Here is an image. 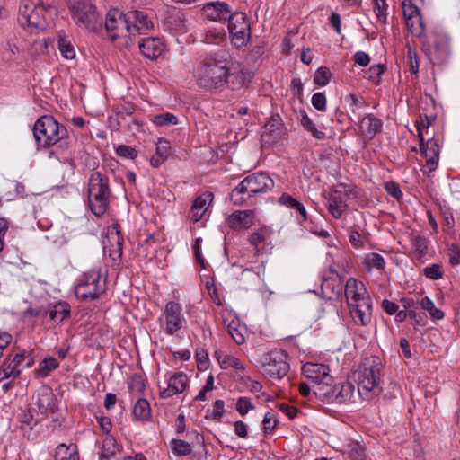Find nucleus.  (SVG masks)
<instances>
[{"mask_svg": "<svg viewBox=\"0 0 460 460\" xmlns=\"http://www.w3.org/2000/svg\"><path fill=\"white\" fill-rule=\"evenodd\" d=\"M128 19L130 23V36L141 34L153 27V22L146 13L142 11L133 10L128 12Z\"/></svg>", "mask_w": 460, "mask_h": 460, "instance_id": "22", "label": "nucleus"}, {"mask_svg": "<svg viewBox=\"0 0 460 460\" xmlns=\"http://www.w3.org/2000/svg\"><path fill=\"white\" fill-rule=\"evenodd\" d=\"M278 419L272 412H266L263 418V429L266 432L271 431L278 424Z\"/></svg>", "mask_w": 460, "mask_h": 460, "instance_id": "59", "label": "nucleus"}, {"mask_svg": "<svg viewBox=\"0 0 460 460\" xmlns=\"http://www.w3.org/2000/svg\"><path fill=\"white\" fill-rule=\"evenodd\" d=\"M227 20L232 43L236 48L246 46L251 38L250 23L246 15L243 13H230Z\"/></svg>", "mask_w": 460, "mask_h": 460, "instance_id": "9", "label": "nucleus"}, {"mask_svg": "<svg viewBox=\"0 0 460 460\" xmlns=\"http://www.w3.org/2000/svg\"><path fill=\"white\" fill-rule=\"evenodd\" d=\"M203 42H205L208 46H210V45L217 46V48H216V49L209 48L205 50L203 49V52H205L206 55H207L208 51L216 50L219 48H223L222 44L226 42V31H225L224 27L219 26V27L214 28L213 30L208 31L203 38ZM207 58V56L205 57V58Z\"/></svg>", "mask_w": 460, "mask_h": 460, "instance_id": "32", "label": "nucleus"}, {"mask_svg": "<svg viewBox=\"0 0 460 460\" xmlns=\"http://www.w3.org/2000/svg\"><path fill=\"white\" fill-rule=\"evenodd\" d=\"M36 404L43 415L56 412L58 410L57 398L50 387L43 386L39 390Z\"/></svg>", "mask_w": 460, "mask_h": 460, "instance_id": "21", "label": "nucleus"}, {"mask_svg": "<svg viewBox=\"0 0 460 460\" xmlns=\"http://www.w3.org/2000/svg\"><path fill=\"white\" fill-rule=\"evenodd\" d=\"M33 135L38 146H49L67 137V130L52 116H41L33 126Z\"/></svg>", "mask_w": 460, "mask_h": 460, "instance_id": "6", "label": "nucleus"}, {"mask_svg": "<svg viewBox=\"0 0 460 460\" xmlns=\"http://www.w3.org/2000/svg\"><path fill=\"white\" fill-rule=\"evenodd\" d=\"M206 288H207L208 293L210 296L212 301L217 305H221L222 302H221V299L217 292V288L215 287L214 280L212 279H208L206 280Z\"/></svg>", "mask_w": 460, "mask_h": 460, "instance_id": "62", "label": "nucleus"}, {"mask_svg": "<svg viewBox=\"0 0 460 460\" xmlns=\"http://www.w3.org/2000/svg\"><path fill=\"white\" fill-rule=\"evenodd\" d=\"M59 367L58 361L53 358L49 357L44 358L34 373L37 377H46L49 373Z\"/></svg>", "mask_w": 460, "mask_h": 460, "instance_id": "40", "label": "nucleus"}, {"mask_svg": "<svg viewBox=\"0 0 460 460\" xmlns=\"http://www.w3.org/2000/svg\"><path fill=\"white\" fill-rule=\"evenodd\" d=\"M349 314L357 325L367 326L372 320V300L365 299L349 305Z\"/></svg>", "mask_w": 460, "mask_h": 460, "instance_id": "18", "label": "nucleus"}, {"mask_svg": "<svg viewBox=\"0 0 460 460\" xmlns=\"http://www.w3.org/2000/svg\"><path fill=\"white\" fill-rule=\"evenodd\" d=\"M254 406L252 403L250 398L248 397H240L236 402V411L242 415L244 416L248 413V411L253 409Z\"/></svg>", "mask_w": 460, "mask_h": 460, "instance_id": "57", "label": "nucleus"}, {"mask_svg": "<svg viewBox=\"0 0 460 460\" xmlns=\"http://www.w3.org/2000/svg\"><path fill=\"white\" fill-rule=\"evenodd\" d=\"M170 142L164 139L159 138L156 148H155V154L159 155L160 157L167 158L170 153Z\"/></svg>", "mask_w": 460, "mask_h": 460, "instance_id": "60", "label": "nucleus"}, {"mask_svg": "<svg viewBox=\"0 0 460 460\" xmlns=\"http://www.w3.org/2000/svg\"><path fill=\"white\" fill-rule=\"evenodd\" d=\"M332 77L331 71L327 67H319L314 74V82L319 86H325Z\"/></svg>", "mask_w": 460, "mask_h": 460, "instance_id": "49", "label": "nucleus"}, {"mask_svg": "<svg viewBox=\"0 0 460 460\" xmlns=\"http://www.w3.org/2000/svg\"><path fill=\"white\" fill-rule=\"evenodd\" d=\"M299 124L306 132L310 133L312 137H314L315 139L323 140L325 138V133L317 128L314 122L310 119V117L305 111H300Z\"/></svg>", "mask_w": 460, "mask_h": 460, "instance_id": "33", "label": "nucleus"}, {"mask_svg": "<svg viewBox=\"0 0 460 460\" xmlns=\"http://www.w3.org/2000/svg\"><path fill=\"white\" fill-rule=\"evenodd\" d=\"M405 22L407 29L412 35L420 37L424 32V22L421 14L411 16V18L405 21Z\"/></svg>", "mask_w": 460, "mask_h": 460, "instance_id": "43", "label": "nucleus"}, {"mask_svg": "<svg viewBox=\"0 0 460 460\" xmlns=\"http://www.w3.org/2000/svg\"><path fill=\"white\" fill-rule=\"evenodd\" d=\"M344 286L340 280L325 279L322 289L329 299H340L342 296Z\"/></svg>", "mask_w": 460, "mask_h": 460, "instance_id": "35", "label": "nucleus"}, {"mask_svg": "<svg viewBox=\"0 0 460 460\" xmlns=\"http://www.w3.org/2000/svg\"><path fill=\"white\" fill-rule=\"evenodd\" d=\"M334 392L335 385H332V381L324 379L313 385V395L328 403L333 402Z\"/></svg>", "mask_w": 460, "mask_h": 460, "instance_id": "30", "label": "nucleus"}, {"mask_svg": "<svg viewBox=\"0 0 460 460\" xmlns=\"http://www.w3.org/2000/svg\"><path fill=\"white\" fill-rule=\"evenodd\" d=\"M231 12L226 2H203V17L208 21L223 23L228 19Z\"/></svg>", "mask_w": 460, "mask_h": 460, "instance_id": "15", "label": "nucleus"}, {"mask_svg": "<svg viewBox=\"0 0 460 460\" xmlns=\"http://www.w3.org/2000/svg\"><path fill=\"white\" fill-rule=\"evenodd\" d=\"M402 4L405 21L411 19V16L420 15L419 8L411 2V0H402Z\"/></svg>", "mask_w": 460, "mask_h": 460, "instance_id": "52", "label": "nucleus"}, {"mask_svg": "<svg viewBox=\"0 0 460 460\" xmlns=\"http://www.w3.org/2000/svg\"><path fill=\"white\" fill-rule=\"evenodd\" d=\"M408 57L411 72L417 74L419 72V60L416 50L410 47L408 49Z\"/></svg>", "mask_w": 460, "mask_h": 460, "instance_id": "63", "label": "nucleus"}, {"mask_svg": "<svg viewBox=\"0 0 460 460\" xmlns=\"http://www.w3.org/2000/svg\"><path fill=\"white\" fill-rule=\"evenodd\" d=\"M265 275V267L262 263L251 268H245L242 270L240 281L242 288L250 289L258 287L263 281Z\"/></svg>", "mask_w": 460, "mask_h": 460, "instance_id": "19", "label": "nucleus"}, {"mask_svg": "<svg viewBox=\"0 0 460 460\" xmlns=\"http://www.w3.org/2000/svg\"><path fill=\"white\" fill-rule=\"evenodd\" d=\"M203 81L212 89L226 85L231 90H239L249 84L251 75L241 64L234 66L230 52L219 48L208 51L203 59Z\"/></svg>", "mask_w": 460, "mask_h": 460, "instance_id": "1", "label": "nucleus"}, {"mask_svg": "<svg viewBox=\"0 0 460 460\" xmlns=\"http://www.w3.org/2000/svg\"><path fill=\"white\" fill-rule=\"evenodd\" d=\"M118 446L114 438L107 437L102 443L100 459L102 460L103 458H110L116 454Z\"/></svg>", "mask_w": 460, "mask_h": 460, "instance_id": "48", "label": "nucleus"}, {"mask_svg": "<svg viewBox=\"0 0 460 460\" xmlns=\"http://www.w3.org/2000/svg\"><path fill=\"white\" fill-rule=\"evenodd\" d=\"M287 353L281 349H272L262 358L264 375L273 379H280L287 375L289 365L287 362Z\"/></svg>", "mask_w": 460, "mask_h": 460, "instance_id": "8", "label": "nucleus"}, {"mask_svg": "<svg viewBox=\"0 0 460 460\" xmlns=\"http://www.w3.org/2000/svg\"><path fill=\"white\" fill-rule=\"evenodd\" d=\"M303 374L308 379H311L314 385L322 382L323 380L332 381L330 376V368L324 364L306 363L302 367Z\"/></svg>", "mask_w": 460, "mask_h": 460, "instance_id": "23", "label": "nucleus"}, {"mask_svg": "<svg viewBox=\"0 0 460 460\" xmlns=\"http://www.w3.org/2000/svg\"><path fill=\"white\" fill-rule=\"evenodd\" d=\"M73 21L78 26L98 31L102 26V18L91 0H76L70 4Z\"/></svg>", "mask_w": 460, "mask_h": 460, "instance_id": "7", "label": "nucleus"}, {"mask_svg": "<svg viewBox=\"0 0 460 460\" xmlns=\"http://www.w3.org/2000/svg\"><path fill=\"white\" fill-rule=\"evenodd\" d=\"M312 105L318 111H323L326 108V97L323 93H316L312 96Z\"/></svg>", "mask_w": 460, "mask_h": 460, "instance_id": "61", "label": "nucleus"}, {"mask_svg": "<svg viewBox=\"0 0 460 460\" xmlns=\"http://www.w3.org/2000/svg\"><path fill=\"white\" fill-rule=\"evenodd\" d=\"M358 127L362 136L371 139L382 130L383 121L370 113L361 119Z\"/></svg>", "mask_w": 460, "mask_h": 460, "instance_id": "25", "label": "nucleus"}, {"mask_svg": "<svg viewBox=\"0 0 460 460\" xmlns=\"http://www.w3.org/2000/svg\"><path fill=\"white\" fill-rule=\"evenodd\" d=\"M104 25L112 41L119 38L130 37L131 27L128 13H123L118 9L110 10L106 14Z\"/></svg>", "mask_w": 460, "mask_h": 460, "instance_id": "10", "label": "nucleus"}, {"mask_svg": "<svg viewBox=\"0 0 460 460\" xmlns=\"http://www.w3.org/2000/svg\"><path fill=\"white\" fill-rule=\"evenodd\" d=\"M347 453L352 460H363L365 457L364 447L358 442L349 443Z\"/></svg>", "mask_w": 460, "mask_h": 460, "instance_id": "50", "label": "nucleus"}, {"mask_svg": "<svg viewBox=\"0 0 460 460\" xmlns=\"http://www.w3.org/2000/svg\"><path fill=\"white\" fill-rule=\"evenodd\" d=\"M382 362L378 357L366 359L358 367L356 375L358 393L364 400H369L381 392Z\"/></svg>", "mask_w": 460, "mask_h": 460, "instance_id": "5", "label": "nucleus"}, {"mask_svg": "<svg viewBox=\"0 0 460 460\" xmlns=\"http://www.w3.org/2000/svg\"><path fill=\"white\" fill-rule=\"evenodd\" d=\"M225 402L222 400H217L214 402L213 409H208L206 412V418L219 419L224 412Z\"/></svg>", "mask_w": 460, "mask_h": 460, "instance_id": "55", "label": "nucleus"}, {"mask_svg": "<svg viewBox=\"0 0 460 460\" xmlns=\"http://www.w3.org/2000/svg\"><path fill=\"white\" fill-rule=\"evenodd\" d=\"M347 208V204L337 193L332 194L328 199V211L334 218H340Z\"/></svg>", "mask_w": 460, "mask_h": 460, "instance_id": "37", "label": "nucleus"}, {"mask_svg": "<svg viewBox=\"0 0 460 460\" xmlns=\"http://www.w3.org/2000/svg\"><path fill=\"white\" fill-rule=\"evenodd\" d=\"M411 245L417 258H421L427 253L428 240L420 235H414L411 238Z\"/></svg>", "mask_w": 460, "mask_h": 460, "instance_id": "47", "label": "nucleus"}, {"mask_svg": "<svg viewBox=\"0 0 460 460\" xmlns=\"http://www.w3.org/2000/svg\"><path fill=\"white\" fill-rule=\"evenodd\" d=\"M116 154L120 157L128 159H135L137 155V150L127 145L118 146L116 148Z\"/></svg>", "mask_w": 460, "mask_h": 460, "instance_id": "56", "label": "nucleus"}, {"mask_svg": "<svg viewBox=\"0 0 460 460\" xmlns=\"http://www.w3.org/2000/svg\"><path fill=\"white\" fill-rule=\"evenodd\" d=\"M362 264L367 271H370L374 269L378 270H384L385 268V259L378 253L371 252L366 254L362 261Z\"/></svg>", "mask_w": 460, "mask_h": 460, "instance_id": "39", "label": "nucleus"}, {"mask_svg": "<svg viewBox=\"0 0 460 460\" xmlns=\"http://www.w3.org/2000/svg\"><path fill=\"white\" fill-rule=\"evenodd\" d=\"M449 262L451 265L460 264V248L456 245H452L448 252Z\"/></svg>", "mask_w": 460, "mask_h": 460, "instance_id": "64", "label": "nucleus"}, {"mask_svg": "<svg viewBox=\"0 0 460 460\" xmlns=\"http://www.w3.org/2000/svg\"><path fill=\"white\" fill-rule=\"evenodd\" d=\"M215 357L220 367L224 369L233 367L236 370H244V366L242 361L234 356L227 354L223 355L218 351H215Z\"/></svg>", "mask_w": 460, "mask_h": 460, "instance_id": "38", "label": "nucleus"}, {"mask_svg": "<svg viewBox=\"0 0 460 460\" xmlns=\"http://www.w3.org/2000/svg\"><path fill=\"white\" fill-rule=\"evenodd\" d=\"M133 418L141 422L147 421L151 417V407L147 400L139 398L133 408Z\"/></svg>", "mask_w": 460, "mask_h": 460, "instance_id": "34", "label": "nucleus"}, {"mask_svg": "<svg viewBox=\"0 0 460 460\" xmlns=\"http://www.w3.org/2000/svg\"><path fill=\"white\" fill-rule=\"evenodd\" d=\"M32 314L35 316H44L48 314L50 320L56 323H61L70 314V306L66 302H58L49 311L40 309Z\"/></svg>", "mask_w": 460, "mask_h": 460, "instance_id": "27", "label": "nucleus"}, {"mask_svg": "<svg viewBox=\"0 0 460 460\" xmlns=\"http://www.w3.org/2000/svg\"><path fill=\"white\" fill-rule=\"evenodd\" d=\"M187 376L179 373L173 375L168 382V387L161 392L163 398H169L173 394L182 393L187 386Z\"/></svg>", "mask_w": 460, "mask_h": 460, "instance_id": "28", "label": "nucleus"}, {"mask_svg": "<svg viewBox=\"0 0 460 460\" xmlns=\"http://www.w3.org/2000/svg\"><path fill=\"white\" fill-rule=\"evenodd\" d=\"M279 203L297 211L302 216L304 221L307 219V213L305 206L291 195L283 193L279 198Z\"/></svg>", "mask_w": 460, "mask_h": 460, "instance_id": "36", "label": "nucleus"}, {"mask_svg": "<svg viewBox=\"0 0 460 460\" xmlns=\"http://www.w3.org/2000/svg\"><path fill=\"white\" fill-rule=\"evenodd\" d=\"M58 49L66 59H73L75 57V50L71 41L63 34H58Z\"/></svg>", "mask_w": 460, "mask_h": 460, "instance_id": "41", "label": "nucleus"}, {"mask_svg": "<svg viewBox=\"0 0 460 460\" xmlns=\"http://www.w3.org/2000/svg\"><path fill=\"white\" fill-rule=\"evenodd\" d=\"M274 188V181L264 172H253L246 176L231 192L230 199L237 206L249 199L268 193Z\"/></svg>", "mask_w": 460, "mask_h": 460, "instance_id": "3", "label": "nucleus"}, {"mask_svg": "<svg viewBox=\"0 0 460 460\" xmlns=\"http://www.w3.org/2000/svg\"><path fill=\"white\" fill-rule=\"evenodd\" d=\"M101 276L97 272L85 274L75 288L76 296L84 301L93 300L102 292L99 286Z\"/></svg>", "mask_w": 460, "mask_h": 460, "instance_id": "12", "label": "nucleus"}, {"mask_svg": "<svg viewBox=\"0 0 460 460\" xmlns=\"http://www.w3.org/2000/svg\"><path fill=\"white\" fill-rule=\"evenodd\" d=\"M25 359V351L17 353L13 358H5L0 367V376H3V378L19 376L23 369Z\"/></svg>", "mask_w": 460, "mask_h": 460, "instance_id": "20", "label": "nucleus"}, {"mask_svg": "<svg viewBox=\"0 0 460 460\" xmlns=\"http://www.w3.org/2000/svg\"><path fill=\"white\" fill-rule=\"evenodd\" d=\"M123 238L117 232L108 237V243L103 246L104 254H108L113 261L114 264H118L122 256Z\"/></svg>", "mask_w": 460, "mask_h": 460, "instance_id": "26", "label": "nucleus"}, {"mask_svg": "<svg viewBox=\"0 0 460 460\" xmlns=\"http://www.w3.org/2000/svg\"><path fill=\"white\" fill-rule=\"evenodd\" d=\"M349 239L351 245L354 248L359 249V248L363 247V243H364L363 238L356 228L351 227L349 229Z\"/></svg>", "mask_w": 460, "mask_h": 460, "instance_id": "58", "label": "nucleus"}, {"mask_svg": "<svg viewBox=\"0 0 460 460\" xmlns=\"http://www.w3.org/2000/svg\"><path fill=\"white\" fill-rule=\"evenodd\" d=\"M387 4L385 0H374V12L376 15V18L382 23L386 22L387 19Z\"/></svg>", "mask_w": 460, "mask_h": 460, "instance_id": "51", "label": "nucleus"}, {"mask_svg": "<svg viewBox=\"0 0 460 460\" xmlns=\"http://www.w3.org/2000/svg\"><path fill=\"white\" fill-rule=\"evenodd\" d=\"M142 55L148 59H155L164 51V45L159 38H146L138 43Z\"/></svg>", "mask_w": 460, "mask_h": 460, "instance_id": "24", "label": "nucleus"}, {"mask_svg": "<svg viewBox=\"0 0 460 460\" xmlns=\"http://www.w3.org/2000/svg\"><path fill=\"white\" fill-rule=\"evenodd\" d=\"M450 53L449 37L443 33H435L432 38V49L429 50L430 58L442 63L448 58Z\"/></svg>", "mask_w": 460, "mask_h": 460, "instance_id": "16", "label": "nucleus"}, {"mask_svg": "<svg viewBox=\"0 0 460 460\" xmlns=\"http://www.w3.org/2000/svg\"><path fill=\"white\" fill-rule=\"evenodd\" d=\"M420 305L425 311L429 312L433 320H441L444 318V313L440 309L437 308L433 301L428 296L421 299Z\"/></svg>", "mask_w": 460, "mask_h": 460, "instance_id": "46", "label": "nucleus"}, {"mask_svg": "<svg viewBox=\"0 0 460 460\" xmlns=\"http://www.w3.org/2000/svg\"><path fill=\"white\" fill-rule=\"evenodd\" d=\"M284 123L279 115H274L263 127L261 140L265 145L273 146L286 137Z\"/></svg>", "mask_w": 460, "mask_h": 460, "instance_id": "14", "label": "nucleus"}, {"mask_svg": "<svg viewBox=\"0 0 460 460\" xmlns=\"http://www.w3.org/2000/svg\"><path fill=\"white\" fill-rule=\"evenodd\" d=\"M160 328L167 335L175 334L182 327L181 306L171 301L165 305L163 314L159 317Z\"/></svg>", "mask_w": 460, "mask_h": 460, "instance_id": "11", "label": "nucleus"}, {"mask_svg": "<svg viewBox=\"0 0 460 460\" xmlns=\"http://www.w3.org/2000/svg\"><path fill=\"white\" fill-rule=\"evenodd\" d=\"M56 14V9L49 4L25 0L19 7L18 22L31 33L43 31Z\"/></svg>", "mask_w": 460, "mask_h": 460, "instance_id": "2", "label": "nucleus"}, {"mask_svg": "<svg viewBox=\"0 0 460 460\" xmlns=\"http://www.w3.org/2000/svg\"><path fill=\"white\" fill-rule=\"evenodd\" d=\"M424 275L430 279H438L443 276V270L441 269V265L434 263L432 265L427 266L423 270Z\"/></svg>", "mask_w": 460, "mask_h": 460, "instance_id": "54", "label": "nucleus"}, {"mask_svg": "<svg viewBox=\"0 0 460 460\" xmlns=\"http://www.w3.org/2000/svg\"><path fill=\"white\" fill-rule=\"evenodd\" d=\"M267 240L268 235L264 231L252 233L249 236V242L251 243L252 245L254 246L256 253L263 252L264 251H266L264 244L266 243Z\"/></svg>", "mask_w": 460, "mask_h": 460, "instance_id": "45", "label": "nucleus"}, {"mask_svg": "<svg viewBox=\"0 0 460 460\" xmlns=\"http://www.w3.org/2000/svg\"><path fill=\"white\" fill-rule=\"evenodd\" d=\"M170 448L176 456H187L190 455L192 451V447L190 444L181 439L175 438L170 441Z\"/></svg>", "mask_w": 460, "mask_h": 460, "instance_id": "44", "label": "nucleus"}, {"mask_svg": "<svg viewBox=\"0 0 460 460\" xmlns=\"http://www.w3.org/2000/svg\"><path fill=\"white\" fill-rule=\"evenodd\" d=\"M111 190L109 178L101 172H93L88 180L87 200L91 212L100 217L103 216L110 205Z\"/></svg>", "mask_w": 460, "mask_h": 460, "instance_id": "4", "label": "nucleus"}, {"mask_svg": "<svg viewBox=\"0 0 460 460\" xmlns=\"http://www.w3.org/2000/svg\"><path fill=\"white\" fill-rule=\"evenodd\" d=\"M348 306L358 304L365 299H370L365 285L354 278H349L343 288Z\"/></svg>", "mask_w": 460, "mask_h": 460, "instance_id": "17", "label": "nucleus"}, {"mask_svg": "<svg viewBox=\"0 0 460 460\" xmlns=\"http://www.w3.org/2000/svg\"><path fill=\"white\" fill-rule=\"evenodd\" d=\"M417 130L420 142V151L426 159V165L423 169V172L425 173H431L437 169L439 161V146L438 142L433 138H430L426 143H424L422 130L419 123H417Z\"/></svg>", "mask_w": 460, "mask_h": 460, "instance_id": "13", "label": "nucleus"}, {"mask_svg": "<svg viewBox=\"0 0 460 460\" xmlns=\"http://www.w3.org/2000/svg\"><path fill=\"white\" fill-rule=\"evenodd\" d=\"M254 212L252 210H239L229 217V225L232 228H248L253 223Z\"/></svg>", "mask_w": 460, "mask_h": 460, "instance_id": "29", "label": "nucleus"}, {"mask_svg": "<svg viewBox=\"0 0 460 460\" xmlns=\"http://www.w3.org/2000/svg\"><path fill=\"white\" fill-rule=\"evenodd\" d=\"M150 121L156 127L172 126L178 124L177 117L170 112L151 115L149 116Z\"/></svg>", "mask_w": 460, "mask_h": 460, "instance_id": "42", "label": "nucleus"}, {"mask_svg": "<svg viewBox=\"0 0 460 460\" xmlns=\"http://www.w3.org/2000/svg\"><path fill=\"white\" fill-rule=\"evenodd\" d=\"M200 208H201V196H198L195 199L192 208L188 215L189 220L190 222H192L194 224L199 222V220L201 219V213H199V210Z\"/></svg>", "mask_w": 460, "mask_h": 460, "instance_id": "53", "label": "nucleus"}, {"mask_svg": "<svg viewBox=\"0 0 460 460\" xmlns=\"http://www.w3.org/2000/svg\"><path fill=\"white\" fill-rule=\"evenodd\" d=\"M354 385L349 382L335 385V392L332 403H349L353 402Z\"/></svg>", "mask_w": 460, "mask_h": 460, "instance_id": "31", "label": "nucleus"}]
</instances>
